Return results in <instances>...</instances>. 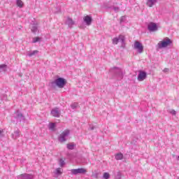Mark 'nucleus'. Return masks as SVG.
<instances>
[{
	"mask_svg": "<svg viewBox=\"0 0 179 179\" xmlns=\"http://www.w3.org/2000/svg\"><path fill=\"white\" fill-rule=\"evenodd\" d=\"M172 43L173 41L170 40V38H166L158 43V47L159 48H166V47H169V45H170Z\"/></svg>",
	"mask_w": 179,
	"mask_h": 179,
	"instance_id": "f257e3e1",
	"label": "nucleus"
},
{
	"mask_svg": "<svg viewBox=\"0 0 179 179\" xmlns=\"http://www.w3.org/2000/svg\"><path fill=\"white\" fill-rule=\"evenodd\" d=\"M71 131H69V129H66L64 130L60 135L59 137V141L61 142L62 143L66 141V136H68L70 134Z\"/></svg>",
	"mask_w": 179,
	"mask_h": 179,
	"instance_id": "f03ea898",
	"label": "nucleus"
},
{
	"mask_svg": "<svg viewBox=\"0 0 179 179\" xmlns=\"http://www.w3.org/2000/svg\"><path fill=\"white\" fill-rule=\"evenodd\" d=\"M55 85L58 86L60 89H62L65 85H66V80L65 78H59L55 81Z\"/></svg>",
	"mask_w": 179,
	"mask_h": 179,
	"instance_id": "7ed1b4c3",
	"label": "nucleus"
},
{
	"mask_svg": "<svg viewBox=\"0 0 179 179\" xmlns=\"http://www.w3.org/2000/svg\"><path fill=\"white\" fill-rule=\"evenodd\" d=\"M134 48L138 50L139 54H142V52H143V45L138 41L134 42Z\"/></svg>",
	"mask_w": 179,
	"mask_h": 179,
	"instance_id": "20e7f679",
	"label": "nucleus"
},
{
	"mask_svg": "<svg viewBox=\"0 0 179 179\" xmlns=\"http://www.w3.org/2000/svg\"><path fill=\"white\" fill-rule=\"evenodd\" d=\"M71 173L72 174H74V176H76L77 174H85V173H87V170L85 168H80L77 169H72Z\"/></svg>",
	"mask_w": 179,
	"mask_h": 179,
	"instance_id": "39448f33",
	"label": "nucleus"
},
{
	"mask_svg": "<svg viewBox=\"0 0 179 179\" xmlns=\"http://www.w3.org/2000/svg\"><path fill=\"white\" fill-rule=\"evenodd\" d=\"M146 72L143 71H140L137 80H138V82H143V80H145V79H146Z\"/></svg>",
	"mask_w": 179,
	"mask_h": 179,
	"instance_id": "423d86ee",
	"label": "nucleus"
},
{
	"mask_svg": "<svg viewBox=\"0 0 179 179\" xmlns=\"http://www.w3.org/2000/svg\"><path fill=\"white\" fill-rule=\"evenodd\" d=\"M148 27L150 31H157V24L155 22H150Z\"/></svg>",
	"mask_w": 179,
	"mask_h": 179,
	"instance_id": "0eeeda50",
	"label": "nucleus"
},
{
	"mask_svg": "<svg viewBox=\"0 0 179 179\" xmlns=\"http://www.w3.org/2000/svg\"><path fill=\"white\" fill-rule=\"evenodd\" d=\"M83 20L85 22H86V24H87V26H90L92 24V17L87 15L85 17H84Z\"/></svg>",
	"mask_w": 179,
	"mask_h": 179,
	"instance_id": "6e6552de",
	"label": "nucleus"
},
{
	"mask_svg": "<svg viewBox=\"0 0 179 179\" xmlns=\"http://www.w3.org/2000/svg\"><path fill=\"white\" fill-rule=\"evenodd\" d=\"M20 178H22V179H33V175L28 174V173H24V174H21L20 176Z\"/></svg>",
	"mask_w": 179,
	"mask_h": 179,
	"instance_id": "1a4fd4ad",
	"label": "nucleus"
},
{
	"mask_svg": "<svg viewBox=\"0 0 179 179\" xmlns=\"http://www.w3.org/2000/svg\"><path fill=\"white\" fill-rule=\"evenodd\" d=\"M51 114L53 117H59V110H58V108L52 109Z\"/></svg>",
	"mask_w": 179,
	"mask_h": 179,
	"instance_id": "9d476101",
	"label": "nucleus"
},
{
	"mask_svg": "<svg viewBox=\"0 0 179 179\" xmlns=\"http://www.w3.org/2000/svg\"><path fill=\"white\" fill-rule=\"evenodd\" d=\"M155 3H156V1H155V0H148L146 2L147 6H148L149 8H152Z\"/></svg>",
	"mask_w": 179,
	"mask_h": 179,
	"instance_id": "9b49d317",
	"label": "nucleus"
},
{
	"mask_svg": "<svg viewBox=\"0 0 179 179\" xmlns=\"http://www.w3.org/2000/svg\"><path fill=\"white\" fill-rule=\"evenodd\" d=\"M75 146H76V145L73 143H69L67 144V148L69 149L70 150H73Z\"/></svg>",
	"mask_w": 179,
	"mask_h": 179,
	"instance_id": "f8f14e48",
	"label": "nucleus"
},
{
	"mask_svg": "<svg viewBox=\"0 0 179 179\" xmlns=\"http://www.w3.org/2000/svg\"><path fill=\"white\" fill-rule=\"evenodd\" d=\"M116 160H122L124 159V155L122 153H118L115 155Z\"/></svg>",
	"mask_w": 179,
	"mask_h": 179,
	"instance_id": "ddd939ff",
	"label": "nucleus"
},
{
	"mask_svg": "<svg viewBox=\"0 0 179 179\" xmlns=\"http://www.w3.org/2000/svg\"><path fill=\"white\" fill-rule=\"evenodd\" d=\"M67 23L69 26H73V24H75V22H73V20L71 17L67 18Z\"/></svg>",
	"mask_w": 179,
	"mask_h": 179,
	"instance_id": "4468645a",
	"label": "nucleus"
},
{
	"mask_svg": "<svg viewBox=\"0 0 179 179\" xmlns=\"http://www.w3.org/2000/svg\"><path fill=\"white\" fill-rule=\"evenodd\" d=\"M23 5H24V3L22 0H17V6H18V8H23Z\"/></svg>",
	"mask_w": 179,
	"mask_h": 179,
	"instance_id": "2eb2a0df",
	"label": "nucleus"
},
{
	"mask_svg": "<svg viewBox=\"0 0 179 179\" xmlns=\"http://www.w3.org/2000/svg\"><path fill=\"white\" fill-rule=\"evenodd\" d=\"M55 173L57 176H61V174H62V169L61 168H57Z\"/></svg>",
	"mask_w": 179,
	"mask_h": 179,
	"instance_id": "dca6fc26",
	"label": "nucleus"
},
{
	"mask_svg": "<svg viewBox=\"0 0 179 179\" xmlns=\"http://www.w3.org/2000/svg\"><path fill=\"white\" fill-rule=\"evenodd\" d=\"M36 54H38V50H34L28 54L29 57H33V55H36Z\"/></svg>",
	"mask_w": 179,
	"mask_h": 179,
	"instance_id": "f3484780",
	"label": "nucleus"
},
{
	"mask_svg": "<svg viewBox=\"0 0 179 179\" xmlns=\"http://www.w3.org/2000/svg\"><path fill=\"white\" fill-rule=\"evenodd\" d=\"M103 177L104 179H108L110 178V173L105 172L103 173Z\"/></svg>",
	"mask_w": 179,
	"mask_h": 179,
	"instance_id": "a211bd4d",
	"label": "nucleus"
},
{
	"mask_svg": "<svg viewBox=\"0 0 179 179\" xmlns=\"http://www.w3.org/2000/svg\"><path fill=\"white\" fill-rule=\"evenodd\" d=\"M49 128L52 131H54V128H55V123H50Z\"/></svg>",
	"mask_w": 179,
	"mask_h": 179,
	"instance_id": "6ab92c4d",
	"label": "nucleus"
},
{
	"mask_svg": "<svg viewBox=\"0 0 179 179\" xmlns=\"http://www.w3.org/2000/svg\"><path fill=\"white\" fill-rule=\"evenodd\" d=\"M64 164H65V159H61L59 160V166H60V167H64Z\"/></svg>",
	"mask_w": 179,
	"mask_h": 179,
	"instance_id": "aec40b11",
	"label": "nucleus"
},
{
	"mask_svg": "<svg viewBox=\"0 0 179 179\" xmlns=\"http://www.w3.org/2000/svg\"><path fill=\"white\" fill-rule=\"evenodd\" d=\"M119 40L122 41V43H124V41H125V36H124L123 35H120Z\"/></svg>",
	"mask_w": 179,
	"mask_h": 179,
	"instance_id": "412c9836",
	"label": "nucleus"
},
{
	"mask_svg": "<svg viewBox=\"0 0 179 179\" xmlns=\"http://www.w3.org/2000/svg\"><path fill=\"white\" fill-rule=\"evenodd\" d=\"M118 41H120V39H119L118 38H114L113 39V43L114 44H118Z\"/></svg>",
	"mask_w": 179,
	"mask_h": 179,
	"instance_id": "4be33fe9",
	"label": "nucleus"
},
{
	"mask_svg": "<svg viewBox=\"0 0 179 179\" xmlns=\"http://www.w3.org/2000/svg\"><path fill=\"white\" fill-rule=\"evenodd\" d=\"M38 41H40V38L39 37H35V38H33L32 43H37Z\"/></svg>",
	"mask_w": 179,
	"mask_h": 179,
	"instance_id": "5701e85b",
	"label": "nucleus"
},
{
	"mask_svg": "<svg viewBox=\"0 0 179 179\" xmlns=\"http://www.w3.org/2000/svg\"><path fill=\"white\" fill-rule=\"evenodd\" d=\"M1 69H6V64H1L0 65V71Z\"/></svg>",
	"mask_w": 179,
	"mask_h": 179,
	"instance_id": "b1692460",
	"label": "nucleus"
},
{
	"mask_svg": "<svg viewBox=\"0 0 179 179\" xmlns=\"http://www.w3.org/2000/svg\"><path fill=\"white\" fill-rule=\"evenodd\" d=\"M170 113L172 114V115H176V114H177L175 110H171Z\"/></svg>",
	"mask_w": 179,
	"mask_h": 179,
	"instance_id": "393cba45",
	"label": "nucleus"
},
{
	"mask_svg": "<svg viewBox=\"0 0 179 179\" xmlns=\"http://www.w3.org/2000/svg\"><path fill=\"white\" fill-rule=\"evenodd\" d=\"M2 134V131H1V130H0V134Z\"/></svg>",
	"mask_w": 179,
	"mask_h": 179,
	"instance_id": "a878e982",
	"label": "nucleus"
},
{
	"mask_svg": "<svg viewBox=\"0 0 179 179\" xmlns=\"http://www.w3.org/2000/svg\"><path fill=\"white\" fill-rule=\"evenodd\" d=\"M71 107L73 108V106L72 105Z\"/></svg>",
	"mask_w": 179,
	"mask_h": 179,
	"instance_id": "bb28decb",
	"label": "nucleus"
},
{
	"mask_svg": "<svg viewBox=\"0 0 179 179\" xmlns=\"http://www.w3.org/2000/svg\"><path fill=\"white\" fill-rule=\"evenodd\" d=\"M76 106H78V103H76Z\"/></svg>",
	"mask_w": 179,
	"mask_h": 179,
	"instance_id": "cd10ccee",
	"label": "nucleus"
},
{
	"mask_svg": "<svg viewBox=\"0 0 179 179\" xmlns=\"http://www.w3.org/2000/svg\"><path fill=\"white\" fill-rule=\"evenodd\" d=\"M178 159H179V156H178Z\"/></svg>",
	"mask_w": 179,
	"mask_h": 179,
	"instance_id": "c85d7f7f",
	"label": "nucleus"
}]
</instances>
